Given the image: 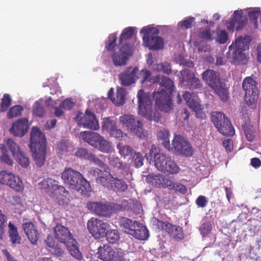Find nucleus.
Listing matches in <instances>:
<instances>
[{"mask_svg": "<svg viewBox=\"0 0 261 261\" xmlns=\"http://www.w3.org/2000/svg\"><path fill=\"white\" fill-rule=\"evenodd\" d=\"M132 237L140 240H146L149 236V231L145 226L138 221L136 228L133 230Z\"/></svg>", "mask_w": 261, "mask_h": 261, "instance_id": "30", "label": "nucleus"}, {"mask_svg": "<svg viewBox=\"0 0 261 261\" xmlns=\"http://www.w3.org/2000/svg\"><path fill=\"white\" fill-rule=\"evenodd\" d=\"M55 182L56 180L48 178L43 179L39 183V186L40 189L52 191Z\"/></svg>", "mask_w": 261, "mask_h": 261, "instance_id": "47", "label": "nucleus"}, {"mask_svg": "<svg viewBox=\"0 0 261 261\" xmlns=\"http://www.w3.org/2000/svg\"><path fill=\"white\" fill-rule=\"evenodd\" d=\"M29 146L36 165L42 167L46 158V140L44 134L37 127L32 129Z\"/></svg>", "mask_w": 261, "mask_h": 261, "instance_id": "3", "label": "nucleus"}, {"mask_svg": "<svg viewBox=\"0 0 261 261\" xmlns=\"http://www.w3.org/2000/svg\"><path fill=\"white\" fill-rule=\"evenodd\" d=\"M60 105L63 108V109L70 110L72 109L74 103L72 102L71 99L67 98L63 101Z\"/></svg>", "mask_w": 261, "mask_h": 261, "instance_id": "64", "label": "nucleus"}, {"mask_svg": "<svg viewBox=\"0 0 261 261\" xmlns=\"http://www.w3.org/2000/svg\"><path fill=\"white\" fill-rule=\"evenodd\" d=\"M14 158L18 164L23 168H27L30 164L29 158L23 151L18 154Z\"/></svg>", "mask_w": 261, "mask_h": 261, "instance_id": "48", "label": "nucleus"}, {"mask_svg": "<svg viewBox=\"0 0 261 261\" xmlns=\"http://www.w3.org/2000/svg\"><path fill=\"white\" fill-rule=\"evenodd\" d=\"M23 110V107L20 105H15L11 107L7 113L8 118H12L19 116L21 115Z\"/></svg>", "mask_w": 261, "mask_h": 261, "instance_id": "46", "label": "nucleus"}, {"mask_svg": "<svg viewBox=\"0 0 261 261\" xmlns=\"http://www.w3.org/2000/svg\"><path fill=\"white\" fill-rule=\"evenodd\" d=\"M61 177L65 184L80 192L82 195L86 196L91 191L90 184L88 180L81 173L71 168H66Z\"/></svg>", "mask_w": 261, "mask_h": 261, "instance_id": "5", "label": "nucleus"}, {"mask_svg": "<svg viewBox=\"0 0 261 261\" xmlns=\"http://www.w3.org/2000/svg\"><path fill=\"white\" fill-rule=\"evenodd\" d=\"M146 181L155 187L160 188L163 185V176L161 174H149L146 176Z\"/></svg>", "mask_w": 261, "mask_h": 261, "instance_id": "39", "label": "nucleus"}, {"mask_svg": "<svg viewBox=\"0 0 261 261\" xmlns=\"http://www.w3.org/2000/svg\"><path fill=\"white\" fill-rule=\"evenodd\" d=\"M132 203L125 199H122L118 203H110L111 214L132 209Z\"/></svg>", "mask_w": 261, "mask_h": 261, "instance_id": "31", "label": "nucleus"}, {"mask_svg": "<svg viewBox=\"0 0 261 261\" xmlns=\"http://www.w3.org/2000/svg\"><path fill=\"white\" fill-rule=\"evenodd\" d=\"M65 245L70 254L79 260H81L83 259L82 253L80 252L79 247L77 246V242L75 239V242H70Z\"/></svg>", "mask_w": 261, "mask_h": 261, "instance_id": "36", "label": "nucleus"}, {"mask_svg": "<svg viewBox=\"0 0 261 261\" xmlns=\"http://www.w3.org/2000/svg\"><path fill=\"white\" fill-rule=\"evenodd\" d=\"M109 225L107 223L93 217L87 222V228L90 233L96 239L105 237Z\"/></svg>", "mask_w": 261, "mask_h": 261, "instance_id": "15", "label": "nucleus"}, {"mask_svg": "<svg viewBox=\"0 0 261 261\" xmlns=\"http://www.w3.org/2000/svg\"><path fill=\"white\" fill-rule=\"evenodd\" d=\"M202 77L212 89L222 83L219 73L213 70L207 69L202 73Z\"/></svg>", "mask_w": 261, "mask_h": 261, "instance_id": "26", "label": "nucleus"}, {"mask_svg": "<svg viewBox=\"0 0 261 261\" xmlns=\"http://www.w3.org/2000/svg\"><path fill=\"white\" fill-rule=\"evenodd\" d=\"M28 128V119L21 118L13 123L10 131L14 136L22 137L26 134Z\"/></svg>", "mask_w": 261, "mask_h": 261, "instance_id": "25", "label": "nucleus"}, {"mask_svg": "<svg viewBox=\"0 0 261 261\" xmlns=\"http://www.w3.org/2000/svg\"><path fill=\"white\" fill-rule=\"evenodd\" d=\"M109 163L111 166L114 168L113 174L120 177H125L128 174V170L126 168V164H124L118 157L109 156Z\"/></svg>", "mask_w": 261, "mask_h": 261, "instance_id": "20", "label": "nucleus"}, {"mask_svg": "<svg viewBox=\"0 0 261 261\" xmlns=\"http://www.w3.org/2000/svg\"><path fill=\"white\" fill-rule=\"evenodd\" d=\"M8 233L11 242L13 244H19L21 243V238L19 235L17 228L11 222L8 224Z\"/></svg>", "mask_w": 261, "mask_h": 261, "instance_id": "33", "label": "nucleus"}, {"mask_svg": "<svg viewBox=\"0 0 261 261\" xmlns=\"http://www.w3.org/2000/svg\"><path fill=\"white\" fill-rule=\"evenodd\" d=\"M145 156L147 159H148L149 156L150 157V159L153 157L155 167L159 171H163V153L159 146L154 144L152 145L149 150V154L146 153Z\"/></svg>", "mask_w": 261, "mask_h": 261, "instance_id": "24", "label": "nucleus"}, {"mask_svg": "<svg viewBox=\"0 0 261 261\" xmlns=\"http://www.w3.org/2000/svg\"><path fill=\"white\" fill-rule=\"evenodd\" d=\"M195 18L193 17H190L186 19L179 22L181 27H184L186 29L191 28L193 24L195 21Z\"/></svg>", "mask_w": 261, "mask_h": 261, "instance_id": "62", "label": "nucleus"}, {"mask_svg": "<svg viewBox=\"0 0 261 261\" xmlns=\"http://www.w3.org/2000/svg\"><path fill=\"white\" fill-rule=\"evenodd\" d=\"M207 202V199L204 196L200 195L197 197L195 202L198 207L203 208L206 206Z\"/></svg>", "mask_w": 261, "mask_h": 261, "instance_id": "63", "label": "nucleus"}, {"mask_svg": "<svg viewBox=\"0 0 261 261\" xmlns=\"http://www.w3.org/2000/svg\"><path fill=\"white\" fill-rule=\"evenodd\" d=\"M132 53V46L127 43L120 45L118 51H114L111 54L114 65L116 67L125 66Z\"/></svg>", "mask_w": 261, "mask_h": 261, "instance_id": "12", "label": "nucleus"}, {"mask_svg": "<svg viewBox=\"0 0 261 261\" xmlns=\"http://www.w3.org/2000/svg\"><path fill=\"white\" fill-rule=\"evenodd\" d=\"M89 173L96 177L97 184L110 188L114 191L124 192L128 189L127 184L122 179L124 177L114 175L109 171L104 174L102 170L96 167L91 169Z\"/></svg>", "mask_w": 261, "mask_h": 261, "instance_id": "2", "label": "nucleus"}, {"mask_svg": "<svg viewBox=\"0 0 261 261\" xmlns=\"http://www.w3.org/2000/svg\"><path fill=\"white\" fill-rule=\"evenodd\" d=\"M243 89L245 91V101L248 106H252L256 103L258 98V89L257 83L251 77H246L242 83Z\"/></svg>", "mask_w": 261, "mask_h": 261, "instance_id": "9", "label": "nucleus"}, {"mask_svg": "<svg viewBox=\"0 0 261 261\" xmlns=\"http://www.w3.org/2000/svg\"><path fill=\"white\" fill-rule=\"evenodd\" d=\"M228 34L225 31H220L217 32L216 41L220 44H224L228 40Z\"/></svg>", "mask_w": 261, "mask_h": 261, "instance_id": "58", "label": "nucleus"}, {"mask_svg": "<svg viewBox=\"0 0 261 261\" xmlns=\"http://www.w3.org/2000/svg\"><path fill=\"white\" fill-rule=\"evenodd\" d=\"M117 127L115 121L111 118L107 117L103 119L102 125V129L111 134V133Z\"/></svg>", "mask_w": 261, "mask_h": 261, "instance_id": "40", "label": "nucleus"}, {"mask_svg": "<svg viewBox=\"0 0 261 261\" xmlns=\"http://www.w3.org/2000/svg\"><path fill=\"white\" fill-rule=\"evenodd\" d=\"M117 39V37L116 33L110 34L108 38V43L106 44L105 48L108 51L113 50L116 46Z\"/></svg>", "mask_w": 261, "mask_h": 261, "instance_id": "50", "label": "nucleus"}, {"mask_svg": "<svg viewBox=\"0 0 261 261\" xmlns=\"http://www.w3.org/2000/svg\"><path fill=\"white\" fill-rule=\"evenodd\" d=\"M103 153H110L113 151V147L110 142L106 140L101 136L99 139L97 145L95 148Z\"/></svg>", "mask_w": 261, "mask_h": 261, "instance_id": "37", "label": "nucleus"}, {"mask_svg": "<svg viewBox=\"0 0 261 261\" xmlns=\"http://www.w3.org/2000/svg\"><path fill=\"white\" fill-rule=\"evenodd\" d=\"M164 225L166 232L175 240L179 241L184 238L183 230L180 226L173 225L169 222H164Z\"/></svg>", "mask_w": 261, "mask_h": 261, "instance_id": "27", "label": "nucleus"}, {"mask_svg": "<svg viewBox=\"0 0 261 261\" xmlns=\"http://www.w3.org/2000/svg\"><path fill=\"white\" fill-rule=\"evenodd\" d=\"M138 70V67L129 66L126 68L119 75L118 79L121 85L124 87H128L136 83L139 79Z\"/></svg>", "mask_w": 261, "mask_h": 261, "instance_id": "17", "label": "nucleus"}, {"mask_svg": "<svg viewBox=\"0 0 261 261\" xmlns=\"http://www.w3.org/2000/svg\"><path fill=\"white\" fill-rule=\"evenodd\" d=\"M22 227L30 242L35 244L39 238V233L34 224L28 221V219H23Z\"/></svg>", "mask_w": 261, "mask_h": 261, "instance_id": "21", "label": "nucleus"}, {"mask_svg": "<svg viewBox=\"0 0 261 261\" xmlns=\"http://www.w3.org/2000/svg\"><path fill=\"white\" fill-rule=\"evenodd\" d=\"M247 22V18L243 16L242 11L236 10L234 12L233 17L227 25L229 30H233L235 28L237 31L241 29Z\"/></svg>", "mask_w": 261, "mask_h": 261, "instance_id": "23", "label": "nucleus"}, {"mask_svg": "<svg viewBox=\"0 0 261 261\" xmlns=\"http://www.w3.org/2000/svg\"><path fill=\"white\" fill-rule=\"evenodd\" d=\"M80 135L83 141L95 148L101 136L96 133L90 131H83L80 133Z\"/></svg>", "mask_w": 261, "mask_h": 261, "instance_id": "29", "label": "nucleus"}, {"mask_svg": "<svg viewBox=\"0 0 261 261\" xmlns=\"http://www.w3.org/2000/svg\"><path fill=\"white\" fill-rule=\"evenodd\" d=\"M6 143L14 158L22 151L21 150L19 145L17 144L13 139L10 138L7 139Z\"/></svg>", "mask_w": 261, "mask_h": 261, "instance_id": "43", "label": "nucleus"}, {"mask_svg": "<svg viewBox=\"0 0 261 261\" xmlns=\"http://www.w3.org/2000/svg\"><path fill=\"white\" fill-rule=\"evenodd\" d=\"M145 46L150 50H155L161 49L163 46V41L161 37L158 36L159 30L155 27L150 25L143 27L141 30Z\"/></svg>", "mask_w": 261, "mask_h": 261, "instance_id": "6", "label": "nucleus"}, {"mask_svg": "<svg viewBox=\"0 0 261 261\" xmlns=\"http://www.w3.org/2000/svg\"><path fill=\"white\" fill-rule=\"evenodd\" d=\"M32 111L33 115L38 117H42L45 113L44 107L38 101L34 104Z\"/></svg>", "mask_w": 261, "mask_h": 261, "instance_id": "49", "label": "nucleus"}, {"mask_svg": "<svg viewBox=\"0 0 261 261\" xmlns=\"http://www.w3.org/2000/svg\"><path fill=\"white\" fill-rule=\"evenodd\" d=\"M11 99L8 94H5L2 99V102L0 106V112H4L7 110L11 105Z\"/></svg>", "mask_w": 261, "mask_h": 261, "instance_id": "53", "label": "nucleus"}, {"mask_svg": "<svg viewBox=\"0 0 261 261\" xmlns=\"http://www.w3.org/2000/svg\"><path fill=\"white\" fill-rule=\"evenodd\" d=\"M98 257L102 261H125L124 253L121 249L104 245L98 248Z\"/></svg>", "mask_w": 261, "mask_h": 261, "instance_id": "10", "label": "nucleus"}, {"mask_svg": "<svg viewBox=\"0 0 261 261\" xmlns=\"http://www.w3.org/2000/svg\"><path fill=\"white\" fill-rule=\"evenodd\" d=\"M75 119L79 125L83 126L85 128L97 130L99 128L98 122L95 115L87 110L85 111V114L80 112H78Z\"/></svg>", "mask_w": 261, "mask_h": 261, "instance_id": "14", "label": "nucleus"}, {"mask_svg": "<svg viewBox=\"0 0 261 261\" xmlns=\"http://www.w3.org/2000/svg\"><path fill=\"white\" fill-rule=\"evenodd\" d=\"M187 87L190 89H197L201 88L202 84L200 80L195 75Z\"/></svg>", "mask_w": 261, "mask_h": 261, "instance_id": "60", "label": "nucleus"}, {"mask_svg": "<svg viewBox=\"0 0 261 261\" xmlns=\"http://www.w3.org/2000/svg\"><path fill=\"white\" fill-rule=\"evenodd\" d=\"M88 161L93 162L95 165L104 169V174L107 173V170L109 169L108 166L98 158L96 155L91 153Z\"/></svg>", "mask_w": 261, "mask_h": 261, "instance_id": "45", "label": "nucleus"}, {"mask_svg": "<svg viewBox=\"0 0 261 261\" xmlns=\"http://www.w3.org/2000/svg\"><path fill=\"white\" fill-rule=\"evenodd\" d=\"M182 97L188 107L197 115H205L204 114L200 113L201 111V105L200 104L198 96L195 93L186 92L183 94ZM201 117H203L202 116Z\"/></svg>", "mask_w": 261, "mask_h": 261, "instance_id": "22", "label": "nucleus"}, {"mask_svg": "<svg viewBox=\"0 0 261 261\" xmlns=\"http://www.w3.org/2000/svg\"><path fill=\"white\" fill-rule=\"evenodd\" d=\"M179 81L183 86H187L195 74L189 69H184L180 72Z\"/></svg>", "mask_w": 261, "mask_h": 261, "instance_id": "35", "label": "nucleus"}, {"mask_svg": "<svg viewBox=\"0 0 261 261\" xmlns=\"http://www.w3.org/2000/svg\"><path fill=\"white\" fill-rule=\"evenodd\" d=\"M211 230L212 226L209 222L203 223L199 227V231L203 237L210 233Z\"/></svg>", "mask_w": 261, "mask_h": 261, "instance_id": "55", "label": "nucleus"}, {"mask_svg": "<svg viewBox=\"0 0 261 261\" xmlns=\"http://www.w3.org/2000/svg\"><path fill=\"white\" fill-rule=\"evenodd\" d=\"M52 191L54 192L56 194H59L61 195H65L68 193L64 187L58 184V181L57 180H56V182L53 187Z\"/></svg>", "mask_w": 261, "mask_h": 261, "instance_id": "57", "label": "nucleus"}, {"mask_svg": "<svg viewBox=\"0 0 261 261\" xmlns=\"http://www.w3.org/2000/svg\"><path fill=\"white\" fill-rule=\"evenodd\" d=\"M55 237L59 242L66 245L70 242H75L68 228L60 224H57L54 228Z\"/></svg>", "mask_w": 261, "mask_h": 261, "instance_id": "19", "label": "nucleus"}, {"mask_svg": "<svg viewBox=\"0 0 261 261\" xmlns=\"http://www.w3.org/2000/svg\"><path fill=\"white\" fill-rule=\"evenodd\" d=\"M48 250L53 254L57 256H61L64 252L61 245L58 243L56 244Z\"/></svg>", "mask_w": 261, "mask_h": 261, "instance_id": "59", "label": "nucleus"}, {"mask_svg": "<svg viewBox=\"0 0 261 261\" xmlns=\"http://www.w3.org/2000/svg\"><path fill=\"white\" fill-rule=\"evenodd\" d=\"M117 148L119 150L120 154L124 158L128 156H130L132 158L135 153L134 150L128 145L118 144L117 145Z\"/></svg>", "mask_w": 261, "mask_h": 261, "instance_id": "44", "label": "nucleus"}, {"mask_svg": "<svg viewBox=\"0 0 261 261\" xmlns=\"http://www.w3.org/2000/svg\"><path fill=\"white\" fill-rule=\"evenodd\" d=\"M91 153L86 148H80L75 152V155L82 160H88Z\"/></svg>", "mask_w": 261, "mask_h": 261, "instance_id": "54", "label": "nucleus"}, {"mask_svg": "<svg viewBox=\"0 0 261 261\" xmlns=\"http://www.w3.org/2000/svg\"><path fill=\"white\" fill-rule=\"evenodd\" d=\"M122 125L140 138H144L146 132L143 128V123L132 115H123L119 118Z\"/></svg>", "mask_w": 261, "mask_h": 261, "instance_id": "8", "label": "nucleus"}, {"mask_svg": "<svg viewBox=\"0 0 261 261\" xmlns=\"http://www.w3.org/2000/svg\"><path fill=\"white\" fill-rule=\"evenodd\" d=\"M173 149L176 154L182 156L189 158L192 156L194 150L192 144L184 137L176 135L172 141Z\"/></svg>", "mask_w": 261, "mask_h": 261, "instance_id": "11", "label": "nucleus"}, {"mask_svg": "<svg viewBox=\"0 0 261 261\" xmlns=\"http://www.w3.org/2000/svg\"><path fill=\"white\" fill-rule=\"evenodd\" d=\"M211 120L218 131L223 136H232L234 135V129L228 117L220 112H213Z\"/></svg>", "mask_w": 261, "mask_h": 261, "instance_id": "7", "label": "nucleus"}, {"mask_svg": "<svg viewBox=\"0 0 261 261\" xmlns=\"http://www.w3.org/2000/svg\"><path fill=\"white\" fill-rule=\"evenodd\" d=\"M134 33V28L129 27L125 28L120 35L119 39V44H124L123 42L130 39Z\"/></svg>", "mask_w": 261, "mask_h": 261, "instance_id": "41", "label": "nucleus"}, {"mask_svg": "<svg viewBox=\"0 0 261 261\" xmlns=\"http://www.w3.org/2000/svg\"><path fill=\"white\" fill-rule=\"evenodd\" d=\"M164 160L166 162L164 165V172H167L169 174H174L179 172L180 168L174 161L171 160L170 158H166L165 155Z\"/></svg>", "mask_w": 261, "mask_h": 261, "instance_id": "34", "label": "nucleus"}, {"mask_svg": "<svg viewBox=\"0 0 261 261\" xmlns=\"http://www.w3.org/2000/svg\"><path fill=\"white\" fill-rule=\"evenodd\" d=\"M138 222L136 220H132L124 217H121L119 220V226L122 231L130 236L134 233L133 230L136 228Z\"/></svg>", "mask_w": 261, "mask_h": 261, "instance_id": "28", "label": "nucleus"}, {"mask_svg": "<svg viewBox=\"0 0 261 261\" xmlns=\"http://www.w3.org/2000/svg\"><path fill=\"white\" fill-rule=\"evenodd\" d=\"M212 89L214 90L215 93L219 96L222 101L226 102L228 101L229 97V91L225 83L222 82Z\"/></svg>", "mask_w": 261, "mask_h": 261, "instance_id": "32", "label": "nucleus"}, {"mask_svg": "<svg viewBox=\"0 0 261 261\" xmlns=\"http://www.w3.org/2000/svg\"><path fill=\"white\" fill-rule=\"evenodd\" d=\"M125 90L122 88L118 87L116 97L112 99V101L116 106H122L125 103Z\"/></svg>", "mask_w": 261, "mask_h": 261, "instance_id": "38", "label": "nucleus"}, {"mask_svg": "<svg viewBox=\"0 0 261 261\" xmlns=\"http://www.w3.org/2000/svg\"><path fill=\"white\" fill-rule=\"evenodd\" d=\"M0 184L7 185L16 192L22 191L24 189L22 181L19 177L6 170L0 172Z\"/></svg>", "mask_w": 261, "mask_h": 261, "instance_id": "13", "label": "nucleus"}, {"mask_svg": "<svg viewBox=\"0 0 261 261\" xmlns=\"http://www.w3.org/2000/svg\"><path fill=\"white\" fill-rule=\"evenodd\" d=\"M138 99V113L148 120L158 122L162 118L163 111V87L157 89L155 87L152 99L154 101V111L152 110V102L150 97L146 95L143 89L139 90L137 94Z\"/></svg>", "mask_w": 261, "mask_h": 261, "instance_id": "1", "label": "nucleus"}, {"mask_svg": "<svg viewBox=\"0 0 261 261\" xmlns=\"http://www.w3.org/2000/svg\"><path fill=\"white\" fill-rule=\"evenodd\" d=\"M251 40L250 36H245L239 37L232 42L226 53V57L231 64L240 65L247 63L248 58L244 51L248 49Z\"/></svg>", "mask_w": 261, "mask_h": 261, "instance_id": "4", "label": "nucleus"}, {"mask_svg": "<svg viewBox=\"0 0 261 261\" xmlns=\"http://www.w3.org/2000/svg\"><path fill=\"white\" fill-rule=\"evenodd\" d=\"M175 92L173 82L164 77V112L169 113L173 110L172 97Z\"/></svg>", "mask_w": 261, "mask_h": 261, "instance_id": "16", "label": "nucleus"}, {"mask_svg": "<svg viewBox=\"0 0 261 261\" xmlns=\"http://www.w3.org/2000/svg\"><path fill=\"white\" fill-rule=\"evenodd\" d=\"M87 207L89 210L95 214L104 217H110L111 214L110 203L90 201Z\"/></svg>", "mask_w": 261, "mask_h": 261, "instance_id": "18", "label": "nucleus"}, {"mask_svg": "<svg viewBox=\"0 0 261 261\" xmlns=\"http://www.w3.org/2000/svg\"><path fill=\"white\" fill-rule=\"evenodd\" d=\"M132 159L134 161L136 167H140L143 165L144 159L140 153L135 152Z\"/></svg>", "mask_w": 261, "mask_h": 261, "instance_id": "56", "label": "nucleus"}, {"mask_svg": "<svg viewBox=\"0 0 261 261\" xmlns=\"http://www.w3.org/2000/svg\"><path fill=\"white\" fill-rule=\"evenodd\" d=\"M7 217L0 209V240H3L5 236V228L6 226Z\"/></svg>", "mask_w": 261, "mask_h": 261, "instance_id": "52", "label": "nucleus"}, {"mask_svg": "<svg viewBox=\"0 0 261 261\" xmlns=\"http://www.w3.org/2000/svg\"><path fill=\"white\" fill-rule=\"evenodd\" d=\"M244 132L246 139L249 141L252 142L255 138V132L254 127L251 125H248L244 127Z\"/></svg>", "mask_w": 261, "mask_h": 261, "instance_id": "51", "label": "nucleus"}, {"mask_svg": "<svg viewBox=\"0 0 261 261\" xmlns=\"http://www.w3.org/2000/svg\"><path fill=\"white\" fill-rule=\"evenodd\" d=\"M105 237L109 243L115 244L119 241L120 234L117 229H110L106 231Z\"/></svg>", "mask_w": 261, "mask_h": 261, "instance_id": "42", "label": "nucleus"}, {"mask_svg": "<svg viewBox=\"0 0 261 261\" xmlns=\"http://www.w3.org/2000/svg\"><path fill=\"white\" fill-rule=\"evenodd\" d=\"M141 74L142 77L141 83L144 84L145 82L148 81L149 82L151 77V73L146 69H143L141 71Z\"/></svg>", "mask_w": 261, "mask_h": 261, "instance_id": "61", "label": "nucleus"}]
</instances>
